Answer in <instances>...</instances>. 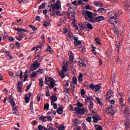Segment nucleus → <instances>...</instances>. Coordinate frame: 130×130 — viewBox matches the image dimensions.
Here are the masks:
<instances>
[{
    "label": "nucleus",
    "instance_id": "1",
    "mask_svg": "<svg viewBox=\"0 0 130 130\" xmlns=\"http://www.w3.org/2000/svg\"><path fill=\"white\" fill-rule=\"evenodd\" d=\"M62 71H59V74L60 76L61 77L62 79H64L66 77V74L63 73V72H68L69 69L67 68V66H63L62 67Z\"/></svg>",
    "mask_w": 130,
    "mask_h": 130
},
{
    "label": "nucleus",
    "instance_id": "2",
    "mask_svg": "<svg viewBox=\"0 0 130 130\" xmlns=\"http://www.w3.org/2000/svg\"><path fill=\"white\" fill-rule=\"evenodd\" d=\"M58 3H60V1H59V0L57 1L56 4L54 5L51 3V6L53 11H54V9L55 10H59V9H60V7L58 5Z\"/></svg>",
    "mask_w": 130,
    "mask_h": 130
},
{
    "label": "nucleus",
    "instance_id": "3",
    "mask_svg": "<svg viewBox=\"0 0 130 130\" xmlns=\"http://www.w3.org/2000/svg\"><path fill=\"white\" fill-rule=\"evenodd\" d=\"M108 15L110 18H111V19H116V18H117V14H116V13L113 11L108 12Z\"/></svg>",
    "mask_w": 130,
    "mask_h": 130
},
{
    "label": "nucleus",
    "instance_id": "4",
    "mask_svg": "<svg viewBox=\"0 0 130 130\" xmlns=\"http://www.w3.org/2000/svg\"><path fill=\"white\" fill-rule=\"evenodd\" d=\"M83 15L88 18H91L93 17V13L88 10H84L83 12Z\"/></svg>",
    "mask_w": 130,
    "mask_h": 130
},
{
    "label": "nucleus",
    "instance_id": "5",
    "mask_svg": "<svg viewBox=\"0 0 130 130\" xmlns=\"http://www.w3.org/2000/svg\"><path fill=\"white\" fill-rule=\"evenodd\" d=\"M54 80V79H53V78L50 77L46 76L44 83L45 84H46V85H47L48 86V85H50V84H51V82ZM49 82H50V84L49 83Z\"/></svg>",
    "mask_w": 130,
    "mask_h": 130
},
{
    "label": "nucleus",
    "instance_id": "6",
    "mask_svg": "<svg viewBox=\"0 0 130 130\" xmlns=\"http://www.w3.org/2000/svg\"><path fill=\"white\" fill-rule=\"evenodd\" d=\"M74 109L76 112H78V113H80V114H85V113L86 112V110H85V109L74 108Z\"/></svg>",
    "mask_w": 130,
    "mask_h": 130
},
{
    "label": "nucleus",
    "instance_id": "7",
    "mask_svg": "<svg viewBox=\"0 0 130 130\" xmlns=\"http://www.w3.org/2000/svg\"><path fill=\"white\" fill-rule=\"evenodd\" d=\"M106 112L107 113H109V114H111V115L113 116L114 113H115V112L114 110L112 109V107H109L107 108Z\"/></svg>",
    "mask_w": 130,
    "mask_h": 130
},
{
    "label": "nucleus",
    "instance_id": "8",
    "mask_svg": "<svg viewBox=\"0 0 130 130\" xmlns=\"http://www.w3.org/2000/svg\"><path fill=\"white\" fill-rule=\"evenodd\" d=\"M93 119L94 123H97L99 120H101V117L99 115H94L93 116Z\"/></svg>",
    "mask_w": 130,
    "mask_h": 130
},
{
    "label": "nucleus",
    "instance_id": "9",
    "mask_svg": "<svg viewBox=\"0 0 130 130\" xmlns=\"http://www.w3.org/2000/svg\"><path fill=\"white\" fill-rule=\"evenodd\" d=\"M124 123L126 130H128V128L130 127L129 119L126 118L124 121Z\"/></svg>",
    "mask_w": 130,
    "mask_h": 130
},
{
    "label": "nucleus",
    "instance_id": "10",
    "mask_svg": "<svg viewBox=\"0 0 130 130\" xmlns=\"http://www.w3.org/2000/svg\"><path fill=\"white\" fill-rule=\"evenodd\" d=\"M75 122L73 124L74 126H75V127H77V124H81V123H82V122H83V121H82V120H79L78 118H76L74 120Z\"/></svg>",
    "mask_w": 130,
    "mask_h": 130
},
{
    "label": "nucleus",
    "instance_id": "11",
    "mask_svg": "<svg viewBox=\"0 0 130 130\" xmlns=\"http://www.w3.org/2000/svg\"><path fill=\"white\" fill-rule=\"evenodd\" d=\"M55 83H56V82L54 80L51 82V84H48L50 90H51V89H53V88H54V86H57V84H55Z\"/></svg>",
    "mask_w": 130,
    "mask_h": 130
},
{
    "label": "nucleus",
    "instance_id": "12",
    "mask_svg": "<svg viewBox=\"0 0 130 130\" xmlns=\"http://www.w3.org/2000/svg\"><path fill=\"white\" fill-rule=\"evenodd\" d=\"M92 102V101H94V99L92 98V96L87 97L86 99H85V102L86 103V105H88V103Z\"/></svg>",
    "mask_w": 130,
    "mask_h": 130
},
{
    "label": "nucleus",
    "instance_id": "13",
    "mask_svg": "<svg viewBox=\"0 0 130 130\" xmlns=\"http://www.w3.org/2000/svg\"><path fill=\"white\" fill-rule=\"evenodd\" d=\"M18 34L20 37L16 36L15 38L17 39V40H18V41H21L22 40V39L25 37V36L23 35V33H18Z\"/></svg>",
    "mask_w": 130,
    "mask_h": 130
},
{
    "label": "nucleus",
    "instance_id": "14",
    "mask_svg": "<svg viewBox=\"0 0 130 130\" xmlns=\"http://www.w3.org/2000/svg\"><path fill=\"white\" fill-rule=\"evenodd\" d=\"M124 107L125 109L123 111L124 112V113H125V114H127V115H128V114H129V109L128 108V106H124V107Z\"/></svg>",
    "mask_w": 130,
    "mask_h": 130
},
{
    "label": "nucleus",
    "instance_id": "15",
    "mask_svg": "<svg viewBox=\"0 0 130 130\" xmlns=\"http://www.w3.org/2000/svg\"><path fill=\"white\" fill-rule=\"evenodd\" d=\"M57 101V97L56 95H53L52 96V100L51 101V105H53V103L54 102H56Z\"/></svg>",
    "mask_w": 130,
    "mask_h": 130
},
{
    "label": "nucleus",
    "instance_id": "16",
    "mask_svg": "<svg viewBox=\"0 0 130 130\" xmlns=\"http://www.w3.org/2000/svg\"><path fill=\"white\" fill-rule=\"evenodd\" d=\"M105 20V17L104 16H100L96 17V21L97 22H100L101 21H103Z\"/></svg>",
    "mask_w": 130,
    "mask_h": 130
},
{
    "label": "nucleus",
    "instance_id": "17",
    "mask_svg": "<svg viewBox=\"0 0 130 130\" xmlns=\"http://www.w3.org/2000/svg\"><path fill=\"white\" fill-rule=\"evenodd\" d=\"M88 19V22H90V23H96V22H97V20H96V18L93 17V16L89 17Z\"/></svg>",
    "mask_w": 130,
    "mask_h": 130
},
{
    "label": "nucleus",
    "instance_id": "18",
    "mask_svg": "<svg viewBox=\"0 0 130 130\" xmlns=\"http://www.w3.org/2000/svg\"><path fill=\"white\" fill-rule=\"evenodd\" d=\"M36 62H34V63L32 64V67H33V68H34V69H35V68L38 69V68H39V67H40V63H38L37 60H36Z\"/></svg>",
    "mask_w": 130,
    "mask_h": 130
},
{
    "label": "nucleus",
    "instance_id": "19",
    "mask_svg": "<svg viewBox=\"0 0 130 130\" xmlns=\"http://www.w3.org/2000/svg\"><path fill=\"white\" fill-rule=\"evenodd\" d=\"M62 112H63V108H61V107H58L57 110V113L58 114H62Z\"/></svg>",
    "mask_w": 130,
    "mask_h": 130
},
{
    "label": "nucleus",
    "instance_id": "20",
    "mask_svg": "<svg viewBox=\"0 0 130 130\" xmlns=\"http://www.w3.org/2000/svg\"><path fill=\"white\" fill-rule=\"evenodd\" d=\"M74 59H75V56H71L69 57V61L68 62V63H70V64H73V62H74Z\"/></svg>",
    "mask_w": 130,
    "mask_h": 130
},
{
    "label": "nucleus",
    "instance_id": "21",
    "mask_svg": "<svg viewBox=\"0 0 130 130\" xmlns=\"http://www.w3.org/2000/svg\"><path fill=\"white\" fill-rule=\"evenodd\" d=\"M94 5L96 6V7H103V4L101 2H94L93 3Z\"/></svg>",
    "mask_w": 130,
    "mask_h": 130
},
{
    "label": "nucleus",
    "instance_id": "22",
    "mask_svg": "<svg viewBox=\"0 0 130 130\" xmlns=\"http://www.w3.org/2000/svg\"><path fill=\"white\" fill-rule=\"evenodd\" d=\"M125 6L124 7V9L127 11V12H130V5L128 4L125 3Z\"/></svg>",
    "mask_w": 130,
    "mask_h": 130
},
{
    "label": "nucleus",
    "instance_id": "23",
    "mask_svg": "<svg viewBox=\"0 0 130 130\" xmlns=\"http://www.w3.org/2000/svg\"><path fill=\"white\" fill-rule=\"evenodd\" d=\"M98 13H100V14H104V13L106 12L105 9H104L103 8H100L98 10Z\"/></svg>",
    "mask_w": 130,
    "mask_h": 130
},
{
    "label": "nucleus",
    "instance_id": "24",
    "mask_svg": "<svg viewBox=\"0 0 130 130\" xmlns=\"http://www.w3.org/2000/svg\"><path fill=\"white\" fill-rule=\"evenodd\" d=\"M119 101L120 102V105L122 106V107H124L125 106V105L123 103V100L121 98H119Z\"/></svg>",
    "mask_w": 130,
    "mask_h": 130
},
{
    "label": "nucleus",
    "instance_id": "25",
    "mask_svg": "<svg viewBox=\"0 0 130 130\" xmlns=\"http://www.w3.org/2000/svg\"><path fill=\"white\" fill-rule=\"evenodd\" d=\"M89 110L92 111L93 108H94V103L92 102H89Z\"/></svg>",
    "mask_w": 130,
    "mask_h": 130
},
{
    "label": "nucleus",
    "instance_id": "26",
    "mask_svg": "<svg viewBox=\"0 0 130 130\" xmlns=\"http://www.w3.org/2000/svg\"><path fill=\"white\" fill-rule=\"evenodd\" d=\"M15 30L18 31V32H20L19 33H22V32H26V30L21 28H15Z\"/></svg>",
    "mask_w": 130,
    "mask_h": 130
},
{
    "label": "nucleus",
    "instance_id": "27",
    "mask_svg": "<svg viewBox=\"0 0 130 130\" xmlns=\"http://www.w3.org/2000/svg\"><path fill=\"white\" fill-rule=\"evenodd\" d=\"M72 80H73L72 83L73 85H77L78 83V79H77V77H73Z\"/></svg>",
    "mask_w": 130,
    "mask_h": 130
},
{
    "label": "nucleus",
    "instance_id": "28",
    "mask_svg": "<svg viewBox=\"0 0 130 130\" xmlns=\"http://www.w3.org/2000/svg\"><path fill=\"white\" fill-rule=\"evenodd\" d=\"M94 126L95 127V130H103V128H102V126H100V125L96 124L94 125Z\"/></svg>",
    "mask_w": 130,
    "mask_h": 130
},
{
    "label": "nucleus",
    "instance_id": "29",
    "mask_svg": "<svg viewBox=\"0 0 130 130\" xmlns=\"http://www.w3.org/2000/svg\"><path fill=\"white\" fill-rule=\"evenodd\" d=\"M13 114H16L17 111H18V107L15 106L12 108Z\"/></svg>",
    "mask_w": 130,
    "mask_h": 130
},
{
    "label": "nucleus",
    "instance_id": "30",
    "mask_svg": "<svg viewBox=\"0 0 130 130\" xmlns=\"http://www.w3.org/2000/svg\"><path fill=\"white\" fill-rule=\"evenodd\" d=\"M44 24L43 26H44V27H47L48 26H49V24H50V22L49 21H46V20L44 21Z\"/></svg>",
    "mask_w": 130,
    "mask_h": 130
},
{
    "label": "nucleus",
    "instance_id": "31",
    "mask_svg": "<svg viewBox=\"0 0 130 130\" xmlns=\"http://www.w3.org/2000/svg\"><path fill=\"white\" fill-rule=\"evenodd\" d=\"M36 77H37V72L36 71L32 72L30 78H35Z\"/></svg>",
    "mask_w": 130,
    "mask_h": 130
},
{
    "label": "nucleus",
    "instance_id": "32",
    "mask_svg": "<svg viewBox=\"0 0 130 130\" xmlns=\"http://www.w3.org/2000/svg\"><path fill=\"white\" fill-rule=\"evenodd\" d=\"M84 29H85V27L83 26V25H81L79 28L76 27V30H79L80 32H82Z\"/></svg>",
    "mask_w": 130,
    "mask_h": 130
},
{
    "label": "nucleus",
    "instance_id": "33",
    "mask_svg": "<svg viewBox=\"0 0 130 130\" xmlns=\"http://www.w3.org/2000/svg\"><path fill=\"white\" fill-rule=\"evenodd\" d=\"M101 88V87L100 86V85H96L95 86V88H94L95 92H98V91H99V90H100Z\"/></svg>",
    "mask_w": 130,
    "mask_h": 130
},
{
    "label": "nucleus",
    "instance_id": "34",
    "mask_svg": "<svg viewBox=\"0 0 130 130\" xmlns=\"http://www.w3.org/2000/svg\"><path fill=\"white\" fill-rule=\"evenodd\" d=\"M45 119H46V116H41L40 117V120H42V121H43V122H45Z\"/></svg>",
    "mask_w": 130,
    "mask_h": 130
},
{
    "label": "nucleus",
    "instance_id": "35",
    "mask_svg": "<svg viewBox=\"0 0 130 130\" xmlns=\"http://www.w3.org/2000/svg\"><path fill=\"white\" fill-rule=\"evenodd\" d=\"M95 41L97 44H98L99 45H101V40H100V39H99V38H95Z\"/></svg>",
    "mask_w": 130,
    "mask_h": 130
},
{
    "label": "nucleus",
    "instance_id": "36",
    "mask_svg": "<svg viewBox=\"0 0 130 130\" xmlns=\"http://www.w3.org/2000/svg\"><path fill=\"white\" fill-rule=\"evenodd\" d=\"M78 80L80 81V82H81V81H83V74L80 73L78 77Z\"/></svg>",
    "mask_w": 130,
    "mask_h": 130
},
{
    "label": "nucleus",
    "instance_id": "37",
    "mask_svg": "<svg viewBox=\"0 0 130 130\" xmlns=\"http://www.w3.org/2000/svg\"><path fill=\"white\" fill-rule=\"evenodd\" d=\"M28 27H29V28H31L33 31H36L37 30V27L34 26L32 25H28Z\"/></svg>",
    "mask_w": 130,
    "mask_h": 130
},
{
    "label": "nucleus",
    "instance_id": "38",
    "mask_svg": "<svg viewBox=\"0 0 130 130\" xmlns=\"http://www.w3.org/2000/svg\"><path fill=\"white\" fill-rule=\"evenodd\" d=\"M86 26L88 29H90V30H92L93 29V26H92V24L88 23L87 24H86Z\"/></svg>",
    "mask_w": 130,
    "mask_h": 130
},
{
    "label": "nucleus",
    "instance_id": "39",
    "mask_svg": "<svg viewBox=\"0 0 130 130\" xmlns=\"http://www.w3.org/2000/svg\"><path fill=\"white\" fill-rule=\"evenodd\" d=\"M17 90L18 92H19V93H22V91L23 90V87H22V86H17Z\"/></svg>",
    "mask_w": 130,
    "mask_h": 130
},
{
    "label": "nucleus",
    "instance_id": "40",
    "mask_svg": "<svg viewBox=\"0 0 130 130\" xmlns=\"http://www.w3.org/2000/svg\"><path fill=\"white\" fill-rule=\"evenodd\" d=\"M78 106L77 107H75V108H81L83 106V104L78 102L77 103Z\"/></svg>",
    "mask_w": 130,
    "mask_h": 130
},
{
    "label": "nucleus",
    "instance_id": "41",
    "mask_svg": "<svg viewBox=\"0 0 130 130\" xmlns=\"http://www.w3.org/2000/svg\"><path fill=\"white\" fill-rule=\"evenodd\" d=\"M47 129L48 130H52V124L50 123L48 125Z\"/></svg>",
    "mask_w": 130,
    "mask_h": 130
},
{
    "label": "nucleus",
    "instance_id": "42",
    "mask_svg": "<svg viewBox=\"0 0 130 130\" xmlns=\"http://www.w3.org/2000/svg\"><path fill=\"white\" fill-rule=\"evenodd\" d=\"M85 10H91V9H92V7L91 6V5H87L85 7Z\"/></svg>",
    "mask_w": 130,
    "mask_h": 130
},
{
    "label": "nucleus",
    "instance_id": "43",
    "mask_svg": "<svg viewBox=\"0 0 130 130\" xmlns=\"http://www.w3.org/2000/svg\"><path fill=\"white\" fill-rule=\"evenodd\" d=\"M81 41L78 40L75 42V44H74V45L75 46H78V45H81Z\"/></svg>",
    "mask_w": 130,
    "mask_h": 130
},
{
    "label": "nucleus",
    "instance_id": "44",
    "mask_svg": "<svg viewBox=\"0 0 130 130\" xmlns=\"http://www.w3.org/2000/svg\"><path fill=\"white\" fill-rule=\"evenodd\" d=\"M24 100L26 103H29V101H30V98H28V96H25Z\"/></svg>",
    "mask_w": 130,
    "mask_h": 130
},
{
    "label": "nucleus",
    "instance_id": "45",
    "mask_svg": "<svg viewBox=\"0 0 130 130\" xmlns=\"http://www.w3.org/2000/svg\"><path fill=\"white\" fill-rule=\"evenodd\" d=\"M47 51H49V52H52V49L50 46L48 45V48H47Z\"/></svg>",
    "mask_w": 130,
    "mask_h": 130
},
{
    "label": "nucleus",
    "instance_id": "46",
    "mask_svg": "<svg viewBox=\"0 0 130 130\" xmlns=\"http://www.w3.org/2000/svg\"><path fill=\"white\" fill-rule=\"evenodd\" d=\"M82 129L88 130V128H87V127H86V124H85V123H83L82 124Z\"/></svg>",
    "mask_w": 130,
    "mask_h": 130
},
{
    "label": "nucleus",
    "instance_id": "47",
    "mask_svg": "<svg viewBox=\"0 0 130 130\" xmlns=\"http://www.w3.org/2000/svg\"><path fill=\"white\" fill-rule=\"evenodd\" d=\"M39 82L40 87H42V86H43V80H42V79H39Z\"/></svg>",
    "mask_w": 130,
    "mask_h": 130
},
{
    "label": "nucleus",
    "instance_id": "48",
    "mask_svg": "<svg viewBox=\"0 0 130 130\" xmlns=\"http://www.w3.org/2000/svg\"><path fill=\"white\" fill-rule=\"evenodd\" d=\"M86 121H87L88 122H89V123H90V122H91V121H92V117H88L86 118Z\"/></svg>",
    "mask_w": 130,
    "mask_h": 130
},
{
    "label": "nucleus",
    "instance_id": "49",
    "mask_svg": "<svg viewBox=\"0 0 130 130\" xmlns=\"http://www.w3.org/2000/svg\"><path fill=\"white\" fill-rule=\"evenodd\" d=\"M48 108H49V104L46 103L44 106V109H48Z\"/></svg>",
    "mask_w": 130,
    "mask_h": 130
},
{
    "label": "nucleus",
    "instance_id": "50",
    "mask_svg": "<svg viewBox=\"0 0 130 130\" xmlns=\"http://www.w3.org/2000/svg\"><path fill=\"white\" fill-rule=\"evenodd\" d=\"M23 82H26V81H27V79H28V75L25 74L23 76Z\"/></svg>",
    "mask_w": 130,
    "mask_h": 130
},
{
    "label": "nucleus",
    "instance_id": "51",
    "mask_svg": "<svg viewBox=\"0 0 130 130\" xmlns=\"http://www.w3.org/2000/svg\"><path fill=\"white\" fill-rule=\"evenodd\" d=\"M32 96V92H29L28 94H25V97H28V98H31Z\"/></svg>",
    "mask_w": 130,
    "mask_h": 130
},
{
    "label": "nucleus",
    "instance_id": "52",
    "mask_svg": "<svg viewBox=\"0 0 130 130\" xmlns=\"http://www.w3.org/2000/svg\"><path fill=\"white\" fill-rule=\"evenodd\" d=\"M77 4L79 5V6H84V3H83V2H82L81 0L78 1Z\"/></svg>",
    "mask_w": 130,
    "mask_h": 130
},
{
    "label": "nucleus",
    "instance_id": "53",
    "mask_svg": "<svg viewBox=\"0 0 130 130\" xmlns=\"http://www.w3.org/2000/svg\"><path fill=\"white\" fill-rule=\"evenodd\" d=\"M89 88H90L91 90H94V89H95V85H94L93 84H91L89 85Z\"/></svg>",
    "mask_w": 130,
    "mask_h": 130
},
{
    "label": "nucleus",
    "instance_id": "54",
    "mask_svg": "<svg viewBox=\"0 0 130 130\" xmlns=\"http://www.w3.org/2000/svg\"><path fill=\"white\" fill-rule=\"evenodd\" d=\"M20 80H23V71L22 70L20 71Z\"/></svg>",
    "mask_w": 130,
    "mask_h": 130
},
{
    "label": "nucleus",
    "instance_id": "55",
    "mask_svg": "<svg viewBox=\"0 0 130 130\" xmlns=\"http://www.w3.org/2000/svg\"><path fill=\"white\" fill-rule=\"evenodd\" d=\"M45 127L42 126V125H39L38 126L39 130H42V129H44Z\"/></svg>",
    "mask_w": 130,
    "mask_h": 130
},
{
    "label": "nucleus",
    "instance_id": "56",
    "mask_svg": "<svg viewBox=\"0 0 130 130\" xmlns=\"http://www.w3.org/2000/svg\"><path fill=\"white\" fill-rule=\"evenodd\" d=\"M36 20L39 22H40V21H41V18L39 16H37L36 17Z\"/></svg>",
    "mask_w": 130,
    "mask_h": 130
},
{
    "label": "nucleus",
    "instance_id": "57",
    "mask_svg": "<svg viewBox=\"0 0 130 130\" xmlns=\"http://www.w3.org/2000/svg\"><path fill=\"white\" fill-rule=\"evenodd\" d=\"M68 55L69 57L74 56V54H73V52H72L71 51H69L68 52Z\"/></svg>",
    "mask_w": 130,
    "mask_h": 130
},
{
    "label": "nucleus",
    "instance_id": "58",
    "mask_svg": "<svg viewBox=\"0 0 130 130\" xmlns=\"http://www.w3.org/2000/svg\"><path fill=\"white\" fill-rule=\"evenodd\" d=\"M117 49H118L119 48V46H120V43L119 42H117L116 43Z\"/></svg>",
    "mask_w": 130,
    "mask_h": 130
},
{
    "label": "nucleus",
    "instance_id": "59",
    "mask_svg": "<svg viewBox=\"0 0 130 130\" xmlns=\"http://www.w3.org/2000/svg\"><path fill=\"white\" fill-rule=\"evenodd\" d=\"M56 15L57 16H61V13L60 11L57 10L56 11Z\"/></svg>",
    "mask_w": 130,
    "mask_h": 130
},
{
    "label": "nucleus",
    "instance_id": "60",
    "mask_svg": "<svg viewBox=\"0 0 130 130\" xmlns=\"http://www.w3.org/2000/svg\"><path fill=\"white\" fill-rule=\"evenodd\" d=\"M36 72L37 73H39V74H43V70L42 69H39Z\"/></svg>",
    "mask_w": 130,
    "mask_h": 130
},
{
    "label": "nucleus",
    "instance_id": "61",
    "mask_svg": "<svg viewBox=\"0 0 130 130\" xmlns=\"http://www.w3.org/2000/svg\"><path fill=\"white\" fill-rule=\"evenodd\" d=\"M96 99L99 104H102V102L100 100V99H99V98H96Z\"/></svg>",
    "mask_w": 130,
    "mask_h": 130
},
{
    "label": "nucleus",
    "instance_id": "62",
    "mask_svg": "<svg viewBox=\"0 0 130 130\" xmlns=\"http://www.w3.org/2000/svg\"><path fill=\"white\" fill-rule=\"evenodd\" d=\"M59 130H64V126H60L57 127Z\"/></svg>",
    "mask_w": 130,
    "mask_h": 130
},
{
    "label": "nucleus",
    "instance_id": "63",
    "mask_svg": "<svg viewBox=\"0 0 130 130\" xmlns=\"http://www.w3.org/2000/svg\"><path fill=\"white\" fill-rule=\"evenodd\" d=\"M46 118H47L48 121H52V118L51 116H47Z\"/></svg>",
    "mask_w": 130,
    "mask_h": 130
},
{
    "label": "nucleus",
    "instance_id": "64",
    "mask_svg": "<svg viewBox=\"0 0 130 130\" xmlns=\"http://www.w3.org/2000/svg\"><path fill=\"white\" fill-rule=\"evenodd\" d=\"M69 34L70 38H73V37H74V34H73V33H72V32L70 31Z\"/></svg>",
    "mask_w": 130,
    "mask_h": 130
}]
</instances>
